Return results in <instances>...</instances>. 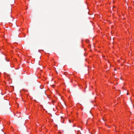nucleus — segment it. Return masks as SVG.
<instances>
[{
	"instance_id": "10",
	"label": "nucleus",
	"mask_w": 134,
	"mask_h": 134,
	"mask_svg": "<svg viewBox=\"0 0 134 134\" xmlns=\"http://www.w3.org/2000/svg\"><path fill=\"white\" fill-rule=\"evenodd\" d=\"M102 120H103V121H104V120H103V119H102Z\"/></svg>"
},
{
	"instance_id": "1",
	"label": "nucleus",
	"mask_w": 134,
	"mask_h": 134,
	"mask_svg": "<svg viewBox=\"0 0 134 134\" xmlns=\"http://www.w3.org/2000/svg\"><path fill=\"white\" fill-rule=\"evenodd\" d=\"M43 94H46V92H45V90H44L43 91Z\"/></svg>"
},
{
	"instance_id": "8",
	"label": "nucleus",
	"mask_w": 134,
	"mask_h": 134,
	"mask_svg": "<svg viewBox=\"0 0 134 134\" xmlns=\"http://www.w3.org/2000/svg\"><path fill=\"white\" fill-rule=\"evenodd\" d=\"M102 120H103V121H104V120H103V119H102Z\"/></svg>"
},
{
	"instance_id": "2",
	"label": "nucleus",
	"mask_w": 134,
	"mask_h": 134,
	"mask_svg": "<svg viewBox=\"0 0 134 134\" xmlns=\"http://www.w3.org/2000/svg\"><path fill=\"white\" fill-rule=\"evenodd\" d=\"M40 87V88H41V89H42V88H43L44 87V86H42V87Z\"/></svg>"
},
{
	"instance_id": "5",
	"label": "nucleus",
	"mask_w": 134,
	"mask_h": 134,
	"mask_svg": "<svg viewBox=\"0 0 134 134\" xmlns=\"http://www.w3.org/2000/svg\"><path fill=\"white\" fill-rule=\"evenodd\" d=\"M69 122L70 123L71 122V121L70 120H69Z\"/></svg>"
},
{
	"instance_id": "4",
	"label": "nucleus",
	"mask_w": 134,
	"mask_h": 134,
	"mask_svg": "<svg viewBox=\"0 0 134 134\" xmlns=\"http://www.w3.org/2000/svg\"><path fill=\"white\" fill-rule=\"evenodd\" d=\"M129 94V93H127V95H128Z\"/></svg>"
},
{
	"instance_id": "3",
	"label": "nucleus",
	"mask_w": 134,
	"mask_h": 134,
	"mask_svg": "<svg viewBox=\"0 0 134 134\" xmlns=\"http://www.w3.org/2000/svg\"><path fill=\"white\" fill-rule=\"evenodd\" d=\"M52 87H54V85H52Z\"/></svg>"
},
{
	"instance_id": "6",
	"label": "nucleus",
	"mask_w": 134,
	"mask_h": 134,
	"mask_svg": "<svg viewBox=\"0 0 134 134\" xmlns=\"http://www.w3.org/2000/svg\"><path fill=\"white\" fill-rule=\"evenodd\" d=\"M38 65H40V64L39 63H38Z\"/></svg>"
},
{
	"instance_id": "7",
	"label": "nucleus",
	"mask_w": 134,
	"mask_h": 134,
	"mask_svg": "<svg viewBox=\"0 0 134 134\" xmlns=\"http://www.w3.org/2000/svg\"><path fill=\"white\" fill-rule=\"evenodd\" d=\"M55 83H57V82H55Z\"/></svg>"
},
{
	"instance_id": "9",
	"label": "nucleus",
	"mask_w": 134,
	"mask_h": 134,
	"mask_svg": "<svg viewBox=\"0 0 134 134\" xmlns=\"http://www.w3.org/2000/svg\"><path fill=\"white\" fill-rule=\"evenodd\" d=\"M102 120H103V121H104V120H103V119H102Z\"/></svg>"
}]
</instances>
